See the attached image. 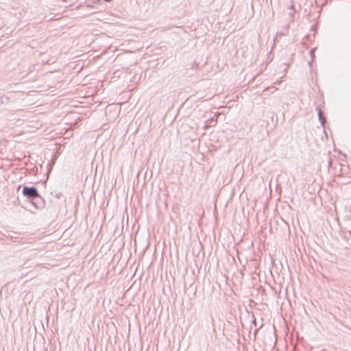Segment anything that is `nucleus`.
I'll use <instances>...</instances> for the list:
<instances>
[{
    "instance_id": "f257e3e1",
    "label": "nucleus",
    "mask_w": 351,
    "mask_h": 351,
    "mask_svg": "<svg viewBox=\"0 0 351 351\" xmlns=\"http://www.w3.org/2000/svg\"><path fill=\"white\" fill-rule=\"evenodd\" d=\"M22 193L25 197L30 200H35L36 199H40L43 200L37 189L34 186H23Z\"/></svg>"
},
{
    "instance_id": "f03ea898",
    "label": "nucleus",
    "mask_w": 351,
    "mask_h": 351,
    "mask_svg": "<svg viewBox=\"0 0 351 351\" xmlns=\"http://www.w3.org/2000/svg\"><path fill=\"white\" fill-rule=\"evenodd\" d=\"M316 110H317L318 118L321 123V125L323 128H325V124L326 123V119L325 118L323 112L322 111L319 107H317Z\"/></svg>"
},
{
    "instance_id": "7ed1b4c3",
    "label": "nucleus",
    "mask_w": 351,
    "mask_h": 351,
    "mask_svg": "<svg viewBox=\"0 0 351 351\" xmlns=\"http://www.w3.org/2000/svg\"><path fill=\"white\" fill-rule=\"evenodd\" d=\"M316 49L314 48V49H312L310 51V55H311V60H313V58H315V51Z\"/></svg>"
},
{
    "instance_id": "20e7f679",
    "label": "nucleus",
    "mask_w": 351,
    "mask_h": 351,
    "mask_svg": "<svg viewBox=\"0 0 351 351\" xmlns=\"http://www.w3.org/2000/svg\"><path fill=\"white\" fill-rule=\"evenodd\" d=\"M62 195V193H56V195H54L56 198L59 199L61 197V196Z\"/></svg>"
},
{
    "instance_id": "39448f33",
    "label": "nucleus",
    "mask_w": 351,
    "mask_h": 351,
    "mask_svg": "<svg viewBox=\"0 0 351 351\" xmlns=\"http://www.w3.org/2000/svg\"><path fill=\"white\" fill-rule=\"evenodd\" d=\"M106 2H110L112 0H104Z\"/></svg>"
},
{
    "instance_id": "423d86ee",
    "label": "nucleus",
    "mask_w": 351,
    "mask_h": 351,
    "mask_svg": "<svg viewBox=\"0 0 351 351\" xmlns=\"http://www.w3.org/2000/svg\"><path fill=\"white\" fill-rule=\"evenodd\" d=\"M20 188H21V185H19V186H18V188H17V191H19V190L20 189Z\"/></svg>"
}]
</instances>
